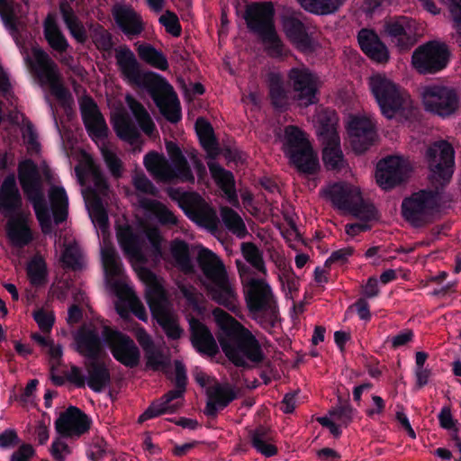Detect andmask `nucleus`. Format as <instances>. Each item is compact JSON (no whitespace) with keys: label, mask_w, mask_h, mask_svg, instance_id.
I'll use <instances>...</instances> for the list:
<instances>
[{"label":"nucleus","mask_w":461,"mask_h":461,"mask_svg":"<svg viewBox=\"0 0 461 461\" xmlns=\"http://www.w3.org/2000/svg\"><path fill=\"white\" fill-rule=\"evenodd\" d=\"M117 65L130 83L145 89L160 113L170 122L176 123L181 120V108L172 86L159 74L153 71L140 70L134 53L124 45L116 50Z\"/></svg>","instance_id":"nucleus-1"},{"label":"nucleus","mask_w":461,"mask_h":461,"mask_svg":"<svg viewBox=\"0 0 461 461\" xmlns=\"http://www.w3.org/2000/svg\"><path fill=\"white\" fill-rule=\"evenodd\" d=\"M212 315L219 328L217 339L221 350L235 366L249 368L248 361L255 365L264 361L261 345L249 330L221 308L213 309Z\"/></svg>","instance_id":"nucleus-2"},{"label":"nucleus","mask_w":461,"mask_h":461,"mask_svg":"<svg viewBox=\"0 0 461 461\" xmlns=\"http://www.w3.org/2000/svg\"><path fill=\"white\" fill-rule=\"evenodd\" d=\"M0 214L6 220L5 235L13 248L23 249L34 241L32 213L23 209V196L13 173L5 177L0 186Z\"/></svg>","instance_id":"nucleus-3"},{"label":"nucleus","mask_w":461,"mask_h":461,"mask_svg":"<svg viewBox=\"0 0 461 461\" xmlns=\"http://www.w3.org/2000/svg\"><path fill=\"white\" fill-rule=\"evenodd\" d=\"M197 263L206 281L203 283L208 296L219 305L238 314L240 306L237 294L231 286L222 261L210 249L198 252Z\"/></svg>","instance_id":"nucleus-4"},{"label":"nucleus","mask_w":461,"mask_h":461,"mask_svg":"<svg viewBox=\"0 0 461 461\" xmlns=\"http://www.w3.org/2000/svg\"><path fill=\"white\" fill-rule=\"evenodd\" d=\"M18 179L25 196L32 205L38 221L51 219L41 176L33 160L27 158L19 163Z\"/></svg>","instance_id":"nucleus-5"},{"label":"nucleus","mask_w":461,"mask_h":461,"mask_svg":"<svg viewBox=\"0 0 461 461\" xmlns=\"http://www.w3.org/2000/svg\"><path fill=\"white\" fill-rule=\"evenodd\" d=\"M168 194L177 202L189 220L209 230L217 229L219 218L216 211L198 193L170 188Z\"/></svg>","instance_id":"nucleus-6"},{"label":"nucleus","mask_w":461,"mask_h":461,"mask_svg":"<svg viewBox=\"0 0 461 461\" xmlns=\"http://www.w3.org/2000/svg\"><path fill=\"white\" fill-rule=\"evenodd\" d=\"M32 54L36 62L34 72L41 86H49L51 94L65 108H70L73 97L61 82L58 65L49 54L41 48H33Z\"/></svg>","instance_id":"nucleus-7"},{"label":"nucleus","mask_w":461,"mask_h":461,"mask_svg":"<svg viewBox=\"0 0 461 461\" xmlns=\"http://www.w3.org/2000/svg\"><path fill=\"white\" fill-rule=\"evenodd\" d=\"M448 46L439 41H429L419 46L411 55L413 68L423 75H433L444 70L450 62Z\"/></svg>","instance_id":"nucleus-8"},{"label":"nucleus","mask_w":461,"mask_h":461,"mask_svg":"<svg viewBox=\"0 0 461 461\" xmlns=\"http://www.w3.org/2000/svg\"><path fill=\"white\" fill-rule=\"evenodd\" d=\"M368 85L385 118L392 119L404 109L405 100L399 86L384 75H373L369 77Z\"/></svg>","instance_id":"nucleus-9"},{"label":"nucleus","mask_w":461,"mask_h":461,"mask_svg":"<svg viewBox=\"0 0 461 461\" xmlns=\"http://www.w3.org/2000/svg\"><path fill=\"white\" fill-rule=\"evenodd\" d=\"M437 207L432 191L420 190L405 197L401 204L402 218L414 228H421L432 221Z\"/></svg>","instance_id":"nucleus-10"},{"label":"nucleus","mask_w":461,"mask_h":461,"mask_svg":"<svg viewBox=\"0 0 461 461\" xmlns=\"http://www.w3.org/2000/svg\"><path fill=\"white\" fill-rule=\"evenodd\" d=\"M288 81L293 89V98L301 107L317 104L320 101V79L317 74L306 67L292 68Z\"/></svg>","instance_id":"nucleus-11"},{"label":"nucleus","mask_w":461,"mask_h":461,"mask_svg":"<svg viewBox=\"0 0 461 461\" xmlns=\"http://www.w3.org/2000/svg\"><path fill=\"white\" fill-rule=\"evenodd\" d=\"M431 178L440 185L447 184L454 173L455 150L450 143L439 140L432 143L426 151Z\"/></svg>","instance_id":"nucleus-12"},{"label":"nucleus","mask_w":461,"mask_h":461,"mask_svg":"<svg viewBox=\"0 0 461 461\" xmlns=\"http://www.w3.org/2000/svg\"><path fill=\"white\" fill-rule=\"evenodd\" d=\"M175 373L176 388L166 393L159 400L153 402L140 416V422L163 413L174 412L177 409V405L172 402L184 397L187 385L186 368L179 360L175 361Z\"/></svg>","instance_id":"nucleus-13"},{"label":"nucleus","mask_w":461,"mask_h":461,"mask_svg":"<svg viewBox=\"0 0 461 461\" xmlns=\"http://www.w3.org/2000/svg\"><path fill=\"white\" fill-rule=\"evenodd\" d=\"M246 303L250 312L265 314L267 324L271 327L275 326L278 310L268 284L263 280L252 278L246 294Z\"/></svg>","instance_id":"nucleus-14"},{"label":"nucleus","mask_w":461,"mask_h":461,"mask_svg":"<svg viewBox=\"0 0 461 461\" xmlns=\"http://www.w3.org/2000/svg\"><path fill=\"white\" fill-rule=\"evenodd\" d=\"M103 335L116 361L129 368L138 366L140 360V351L130 336L110 328H104Z\"/></svg>","instance_id":"nucleus-15"},{"label":"nucleus","mask_w":461,"mask_h":461,"mask_svg":"<svg viewBox=\"0 0 461 461\" xmlns=\"http://www.w3.org/2000/svg\"><path fill=\"white\" fill-rule=\"evenodd\" d=\"M418 23L407 16H394L384 23V32L400 50H411L419 41Z\"/></svg>","instance_id":"nucleus-16"},{"label":"nucleus","mask_w":461,"mask_h":461,"mask_svg":"<svg viewBox=\"0 0 461 461\" xmlns=\"http://www.w3.org/2000/svg\"><path fill=\"white\" fill-rule=\"evenodd\" d=\"M422 98L426 110L441 117L452 114L458 107V95L448 86H428L423 90Z\"/></svg>","instance_id":"nucleus-17"},{"label":"nucleus","mask_w":461,"mask_h":461,"mask_svg":"<svg viewBox=\"0 0 461 461\" xmlns=\"http://www.w3.org/2000/svg\"><path fill=\"white\" fill-rule=\"evenodd\" d=\"M409 171V164L403 158L388 156L379 160L376 165V182L383 189L389 190L403 183Z\"/></svg>","instance_id":"nucleus-18"},{"label":"nucleus","mask_w":461,"mask_h":461,"mask_svg":"<svg viewBox=\"0 0 461 461\" xmlns=\"http://www.w3.org/2000/svg\"><path fill=\"white\" fill-rule=\"evenodd\" d=\"M166 149L171 164L166 162L162 167L160 175L165 179H175L182 183H194V176L191 167L183 154L180 147L175 141H167Z\"/></svg>","instance_id":"nucleus-19"},{"label":"nucleus","mask_w":461,"mask_h":461,"mask_svg":"<svg viewBox=\"0 0 461 461\" xmlns=\"http://www.w3.org/2000/svg\"><path fill=\"white\" fill-rule=\"evenodd\" d=\"M275 14L271 2L251 3L247 5L243 18L249 31L260 36L276 28Z\"/></svg>","instance_id":"nucleus-20"},{"label":"nucleus","mask_w":461,"mask_h":461,"mask_svg":"<svg viewBox=\"0 0 461 461\" xmlns=\"http://www.w3.org/2000/svg\"><path fill=\"white\" fill-rule=\"evenodd\" d=\"M354 151L362 154L368 150L377 140V132L373 122L366 117H353L348 125Z\"/></svg>","instance_id":"nucleus-21"},{"label":"nucleus","mask_w":461,"mask_h":461,"mask_svg":"<svg viewBox=\"0 0 461 461\" xmlns=\"http://www.w3.org/2000/svg\"><path fill=\"white\" fill-rule=\"evenodd\" d=\"M321 134L327 138L322 150V160L330 170H340L344 167V155L340 149V139L330 120L321 122Z\"/></svg>","instance_id":"nucleus-22"},{"label":"nucleus","mask_w":461,"mask_h":461,"mask_svg":"<svg viewBox=\"0 0 461 461\" xmlns=\"http://www.w3.org/2000/svg\"><path fill=\"white\" fill-rule=\"evenodd\" d=\"M284 32L290 42L302 53L315 51L316 44L305 24L297 17L285 15L282 19Z\"/></svg>","instance_id":"nucleus-23"},{"label":"nucleus","mask_w":461,"mask_h":461,"mask_svg":"<svg viewBox=\"0 0 461 461\" xmlns=\"http://www.w3.org/2000/svg\"><path fill=\"white\" fill-rule=\"evenodd\" d=\"M357 38L360 50L372 61L384 64L389 60V50L374 29H360Z\"/></svg>","instance_id":"nucleus-24"},{"label":"nucleus","mask_w":461,"mask_h":461,"mask_svg":"<svg viewBox=\"0 0 461 461\" xmlns=\"http://www.w3.org/2000/svg\"><path fill=\"white\" fill-rule=\"evenodd\" d=\"M83 123L89 136L103 139L107 136L108 128L98 106L91 96H85L80 102Z\"/></svg>","instance_id":"nucleus-25"},{"label":"nucleus","mask_w":461,"mask_h":461,"mask_svg":"<svg viewBox=\"0 0 461 461\" xmlns=\"http://www.w3.org/2000/svg\"><path fill=\"white\" fill-rule=\"evenodd\" d=\"M91 418L79 408L70 405L55 420V432H88Z\"/></svg>","instance_id":"nucleus-26"},{"label":"nucleus","mask_w":461,"mask_h":461,"mask_svg":"<svg viewBox=\"0 0 461 461\" xmlns=\"http://www.w3.org/2000/svg\"><path fill=\"white\" fill-rule=\"evenodd\" d=\"M113 17L121 31L129 38L139 36L144 30V24L131 6L115 5L112 9Z\"/></svg>","instance_id":"nucleus-27"},{"label":"nucleus","mask_w":461,"mask_h":461,"mask_svg":"<svg viewBox=\"0 0 461 461\" xmlns=\"http://www.w3.org/2000/svg\"><path fill=\"white\" fill-rule=\"evenodd\" d=\"M326 194L336 208L348 212L357 200H359L361 192L358 187L353 185L339 182L333 184Z\"/></svg>","instance_id":"nucleus-28"},{"label":"nucleus","mask_w":461,"mask_h":461,"mask_svg":"<svg viewBox=\"0 0 461 461\" xmlns=\"http://www.w3.org/2000/svg\"><path fill=\"white\" fill-rule=\"evenodd\" d=\"M191 342L202 355L214 357L219 352L218 344L211 330L199 321L191 322Z\"/></svg>","instance_id":"nucleus-29"},{"label":"nucleus","mask_w":461,"mask_h":461,"mask_svg":"<svg viewBox=\"0 0 461 461\" xmlns=\"http://www.w3.org/2000/svg\"><path fill=\"white\" fill-rule=\"evenodd\" d=\"M76 350L88 360L99 358L102 340L95 330L80 329L75 335Z\"/></svg>","instance_id":"nucleus-30"},{"label":"nucleus","mask_w":461,"mask_h":461,"mask_svg":"<svg viewBox=\"0 0 461 461\" xmlns=\"http://www.w3.org/2000/svg\"><path fill=\"white\" fill-rule=\"evenodd\" d=\"M87 385L95 393L103 392L111 384V373L105 363L99 358L86 363Z\"/></svg>","instance_id":"nucleus-31"},{"label":"nucleus","mask_w":461,"mask_h":461,"mask_svg":"<svg viewBox=\"0 0 461 461\" xmlns=\"http://www.w3.org/2000/svg\"><path fill=\"white\" fill-rule=\"evenodd\" d=\"M289 164L293 166L300 175L313 176L321 169L318 154L312 146L292 154L287 158Z\"/></svg>","instance_id":"nucleus-32"},{"label":"nucleus","mask_w":461,"mask_h":461,"mask_svg":"<svg viewBox=\"0 0 461 461\" xmlns=\"http://www.w3.org/2000/svg\"><path fill=\"white\" fill-rule=\"evenodd\" d=\"M43 35L53 50L64 53L68 50L69 43L59 28L54 14H49L43 21Z\"/></svg>","instance_id":"nucleus-33"},{"label":"nucleus","mask_w":461,"mask_h":461,"mask_svg":"<svg viewBox=\"0 0 461 461\" xmlns=\"http://www.w3.org/2000/svg\"><path fill=\"white\" fill-rule=\"evenodd\" d=\"M311 146L305 132L299 127L288 125L285 128L283 151L286 158Z\"/></svg>","instance_id":"nucleus-34"},{"label":"nucleus","mask_w":461,"mask_h":461,"mask_svg":"<svg viewBox=\"0 0 461 461\" xmlns=\"http://www.w3.org/2000/svg\"><path fill=\"white\" fill-rule=\"evenodd\" d=\"M195 131L200 144L207 152L208 158H215L219 153V147L212 124L205 119L199 117L195 122Z\"/></svg>","instance_id":"nucleus-35"},{"label":"nucleus","mask_w":461,"mask_h":461,"mask_svg":"<svg viewBox=\"0 0 461 461\" xmlns=\"http://www.w3.org/2000/svg\"><path fill=\"white\" fill-rule=\"evenodd\" d=\"M113 129L119 139L131 145L135 144L140 137L135 122L128 114L117 116L113 122Z\"/></svg>","instance_id":"nucleus-36"},{"label":"nucleus","mask_w":461,"mask_h":461,"mask_svg":"<svg viewBox=\"0 0 461 461\" xmlns=\"http://www.w3.org/2000/svg\"><path fill=\"white\" fill-rule=\"evenodd\" d=\"M140 206L154 214L161 225L173 226L177 224V218L162 203L149 198H142L140 201Z\"/></svg>","instance_id":"nucleus-37"},{"label":"nucleus","mask_w":461,"mask_h":461,"mask_svg":"<svg viewBox=\"0 0 461 461\" xmlns=\"http://www.w3.org/2000/svg\"><path fill=\"white\" fill-rule=\"evenodd\" d=\"M137 52L140 59L151 67L166 71L168 69V61L162 51L158 50L149 43H142L137 48Z\"/></svg>","instance_id":"nucleus-38"},{"label":"nucleus","mask_w":461,"mask_h":461,"mask_svg":"<svg viewBox=\"0 0 461 461\" xmlns=\"http://www.w3.org/2000/svg\"><path fill=\"white\" fill-rule=\"evenodd\" d=\"M356 410L349 403L348 398L338 397L337 403L329 411V415L334 420L337 428L347 427L352 420Z\"/></svg>","instance_id":"nucleus-39"},{"label":"nucleus","mask_w":461,"mask_h":461,"mask_svg":"<svg viewBox=\"0 0 461 461\" xmlns=\"http://www.w3.org/2000/svg\"><path fill=\"white\" fill-rule=\"evenodd\" d=\"M118 242L126 255L133 258L141 256V248L138 236L130 226H124L117 231Z\"/></svg>","instance_id":"nucleus-40"},{"label":"nucleus","mask_w":461,"mask_h":461,"mask_svg":"<svg viewBox=\"0 0 461 461\" xmlns=\"http://www.w3.org/2000/svg\"><path fill=\"white\" fill-rule=\"evenodd\" d=\"M102 261L107 277H121L124 273L123 264L113 247L101 250Z\"/></svg>","instance_id":"nucleus-41"},{"label":"nucleus","mask_w":461,"mask_h":461,"mask_svg":"<svg viewBox=\"0 0 461 461\" xmlns=\"http://www.w3.org/2000/svg\"><path fill=\"white\" fill-rule=\"evenodd\" d=\"M171 254L177 267L185 274H192L194 271L191 260L189 247L187 243L181 240L173 241L171 245Z\"/></svg>","instance_id":"nucleus-42"},{"label":"nucleus","mask_w":461,"mask_h":461,"mask_svg":"<svg viewBox=\"0 0 461 461\" xmlns=\"http://www.w3.org/2000/svg\"><path fill=\"white\" fill-rule=\"evenodd\" d=\"M27 276L32 285L40 286L47 282L48 268L45 259L41 255H35L27 265Z\"/></svg>","instance_id":"nucleus-43"},{"label":"nucleus","mask_w":461,"mask_h":461,"mask_svg":"<svg viewBox=\"0 0 461 461\" xmlns=\"http://www.w3.org/2000/svg\"><path fill=\"white\" fill-rule=\"evenodd\" d=\"M269 97L275 109L283 110L288 106V95L283 82L277 75H271L269 78Z\"/></svg>","instance_id":"nucleus-44"},{"label":"nucleus","mask_w":461,"mask_h":461,"mask_svg":"<svg viewBox=\"0 0 461 461\" xmlns=\"http://www.w3.org/2000/svg\"><path fill=\"white\" fill-rule=\"evenodd\" d=\"M146 301L155 318L167 312V298L161 286L151 288L146 294Z\"/></svg>","instance_id":"nucleus-45"},{"label":"nucleus","mask_w":461,"mask_h":461,"mask_svg":"<svg viewBox=\"0 0 461 461\" xmlns=\"http://www.w3.org/2000/svg\"><path fill=\"white\" fill-rule=\"evenodd\" d=\"M344 0H298L302 6L316 14H329L336 12Z\"/></svg>","instance_id":"nucleus-46"},{"label":"nucleus","mask_w":461,"mask_h":461,"mask_svg":"<svg viewBox=\"0 0 461 461\" xmlns=\"http://www.w3.org/2000/svg\"><path fill=\"white\" fill-rule=\"evenodd\" d=\"M352 216L361 220L362 221H372L378 219L379 213L375 205L366 201L362 194L359 196V200L348 211Z\"/></svg>","instance_id":"nucleus-47"},{"label":"nucleus","mask_w":461,"mask_h":461,"mask_svg":"<svg viewBox=\"0 0 461 461\" xmlns=\"http://www.w3.org/2000/svg\"><path fill=\"white\" fill-rule=\"evenodd\" d=\"M241 252L246 261L249 263L257 271L264 275L267 274L263 253L256 244L252 242L242 243Z\"/></svg>","instance_id":"nucleus-48"},{"label":"nucleus","mask_w":461,"mask_h":461,"mask_svg":"<svg viewBox=\"0 0 461 461\" xmlns=\"http://www.w3.org/2000/svg\"><path fill=\"white\" fill-rule=\"evenodd\" d=\"M130 108L140 129L148 135H151L155 130V123L145 107L138 101L129 103Z\"/></svg>","instance_id":"nucleus-49"},{"label":"nucleus","mask_w":461,"mask_h":461,"mask_svg":"<svg viewBox=\"0 0 461 461\" xmlns=\"http://www.w3.org/2000/svg\"><path fill=\"white\" fill-rule=\"evenodd\" d=\"M221 220L225 227L237 234L244 235L247 232L246 225L240 214L230 207H224L221 212Z\"/></svg>","instance_id":"nucleus-50"},{"label":"nucleus","mask_w":461,"mask_h":461,"mask_svg":"<svg viewBox=\"0 0 461 461\" xmlns=\"http://www.w3.org/2000/svg\"><path fill=\"white\" fill-rule=\"evenodd\" d=\"M262 41L267 45L266 50L271 58H283L285 53V45L278 36L276 28L259 36Z\"/></svg>","instance_id":"nucleus-51"},{"label":"nucleus","mask_w":461,"mask_h":461,"mask_svg":"<svg viewBox=\"0 0 461 461\" xmlns=\"http://www.w3.org/2000/svg\"><path fill=\"white\" fill-rule=\"evenodd\" d=\"M90 216L92 221L96 223L100 230L104 232L109 227V218L104 206L103 199L98 194H94L91 199Z\"/></svg>","instance_id":"nucleus-52"},{"label":"nucleus","mask_w":461,"mask_h":461,"mask_svg":"<svg viewBox=\"0 0 461 461\" xmlns=\"http://www.w3.org/2000/svg\"><path fill=\"white\" fill-rule=\"evenodd\" d=\"M81 434H59L52 441L50 452L56 461H65L67 456L71 453V449L67 443V438L74 437L78 438Z\"/></svg>","instance_id":"nucleus-53"},{"label":"nucleus","mask_w":461,"mask_h":461,"mask_svg":"<svg viewBox=\"0 0 461 461\" xmlns=\"http://www.w3.org/2000/svg\"><path fill=\"white\" fill-rule=\"evenodd\" d=\"M143 164L146 169L150 172L160 182L173 183L175 179H165L161 176L160 172L162 167L166 166V162H162V158L156 151H150L144 156Z\"/></svg>","instance_id":"nucleus-54"},{"label":"nucleus","mask_w":461,"mask_h":461,"mask_svg":"<svg viewBox=\"0 0 461 461\" xmlns=\"http://www.w3.org/2000/svg\"><path fill=\"white\" fill-rule=\"evenodd\" d=\"M156 319L168 339L173 340L180 339L183 334V330L171 314L166 312L156 317Z\"/></svg>","instance_id":"nucleus-55"},{"label":"nucleus","mask_w":461,"mask_h":461,"mask_svg":"<svg viewBox=\"0 0 461 461\" xmlns=\"http://www.w3.org/2000/svg\"><path fill=\"white\" fill-rule=\"evenodd\" d=\"M61 260L66 267L72 270H79L82 268L81 252L77 243L68 244L61 256Z\"/></svg>","instance_id":"nucleus-56"},{"label":"nucleus","mask_w":461,"mask_h":461,"mask_svg":"<svg viewBox=\"0 0 461 461\" xmlns=\"http://www.w3.org/2000/svg\"><path fill=\"white\" fill-rule=\"evenodd\" d=\"M209 398L213 400L219 408L223 409L236 398V393L232 388L218 384L209 392Z\"/></svg>","instance_id":"nucleus-57"},{"label":"nucleus","mask_w":461,"mask_h":461,"mask_svg":"<svg viewBox=\"0 0 461 461\" xmlns=\"http://www.w3.org/2000/svg\"><path fill=\"white\" fill-rule=\"evenodd\" d=\"M92 39L95 47L101 51L109 52L113 47L112 34L100 24L94 29Z\"/></svg>","instance_id":"nucleus-58"},{"label":"nucleus","mask_w":461,"mask_h":461,"mask_svg":"<svg viewBox=\"0 0 461 461\" xmlns=\"http://www.w3.org/2000/svg\"><path fill=\"white\" fill-rule=\"evenodd\" d=\"M146 367L153 371H158L168 367L169 362L165 358L163 352L158 348L144 353Z\"/></svg>","instance_id":"nucleus-59"},{"label":"nucleus","mask_w":461,"mask_h":461,"mask_svg":"<svg viewBox=\"0 0 461 461\" xmlns=\"http://www.w3.org/2000/svg\"><path fill=\"white\" fill-rule=\"evenodd\" d=\"M159 23L162 24L166 32L173 35L174 37H179L182 32V27L177 15L169 10H167L159 19Z\"/></svg>","instance_id":"nucleus-60"},{"label":"nucleus","mask_w":461,"mask_h":461,"mask_svg":"<svg viewBox=\"0 0 461 461\" xmlns=\"http://www.w3.org/2000/svg\"><path fill=\"white\" fill-rule=\"evenodd\" d=\"M266 434H251L250 443L252 447L266 457H271L278 453L277 447L270 443H267L264 437Z\"/></svg>","instance_id":"nucleus-61"},{"label":"nucleus","mask_w":461,"mask_h":461,"mask_svg":"<svg viewBox=\"0 0 461 461\" xmlns=\"http://www.w3.org/2000/svg\"><path fill=\"white\" fill-rule=\"evenodd\" d=\"M266 434H251L250 443L252 447L266 457H271L278 453L277 447L270 443H267L264 437Z\"/></svg>","instance_id":"nucleus-62"},{"label":"nucleus","mask_w":461,"mask_h":461,"mask_svg":"<svg viewBox=\"0 0 461 461\" xmlns=\"http://www.w3.org/2000/svg\"><path fill=\"white\" fill-rule=\"evenodd\" d=\"M91 175L95 187V191L93 192L92 195L94 194H98L100 197L108 195L110 189L109 184L102 171L98 168H93Z\"/></svg>","instance_id":"nucleus-63"},{"label":"nucleus","mask_w":461,"mask_h":461,"mask_svg":"<svg viewBox=\"0 0 461 461\" xmlns=\"http://www.w3.org/2000/svg\"><path fill=\"white\" fill-rule=\"evenodd\" d=\"M35 455L36 451L32 445L22 442L11 455L9 461H32Z\"/></svg>","instance_id":"nucleus-64"}]
</instances>
